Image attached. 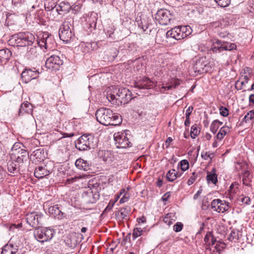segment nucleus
Segmentation results:
<instances>
[{"label":"nucleus","instance_id":"nucleus-53","mask_svg":"<svg viewBox=\"0 0 254 254\" xmlns=\"http://www.w3.org/2000/svg\"><path fill=\"white\" fill-rule=\"evenodd\" d=\"M183 227V224L181 222H177L174 226V230L176 232H180Z\"/></svg>","mask_w":254,"mask_h":254},{"label":"nucleus","instance_id":"nucleus-44","mask_svg":"<svg viewBox=\"0 0 254 254\" xmlns=\"http://www.w3.org/2000/svg\"><path fill=\"white\" fill-rule=\"evenodd\" d=\"M143 230L141 228H135L134 229L133 233H132V237L134 240H135L137 237L140 236L142 235Z\"/></svg>","mask_w":254,"mask_h":254},{"label":"nucleus","instance_id":"nucleus-26","mask_svg":"<svg viewBox=\"0 0 254 254\" xmlns=\"http://www.w3.org/2000/svg\"><path fill=\"white\" fill-rule=\"evenodd\" d=\"M32 113V105L27 101L24 102L20 106L19 110V115H23L24 113L30 114Z\"/></svg>","mask_w":254,"mask_h":254},{"label":"nucleus","instance_id":"nucleus-32","mask_svg":"<svg viewBox=\"0 0 254 254\" xmlns=\"http://www.w3.org/2000/svg\"><path fill=\"white\" fill-rule=\"evenodd\" d=\"M230 131V128L228 126H223L222 127L216 135L218 139L222 140L224 136Z\"/></svg>","mask_w":254,"mask_h":254},{"label":"nucleus","instance_id":"nucleus-54","mask_svg":"<svg viewBox=\"0 0 254 254\" xmlns=\"http://www.w3.org/2000/svg\"><path fill=\"white\" fill-rule=\"evenodd\" d=\"M249 176H250L249 172L248 171H245L243 173V183L244 184H245L246 186L248 185V184L247 182V179H249Z\"/></svg>","mask_w":254,"mask_h":254},{"label":"nucleus","instance_id":"nucleus-19","mask_svg":"<svg viewBox=\"0 0 254 254\" xmlns=\"http://www.w3.org/2000/svg\"><path fill=\"white\" fill-rule=\"evenodd\" d=\"M52 172V169L48 168L47 165L38 166L34 171V175L37 178H43L48 176Z\"/></svg>","mask_w":254,"mask_h":254},{"label":"nucleus","instance_id":"nucleus-24","mask_svg":"<svg viewBox=\"0 0 254 254\" xmlns=\"http://www.w3.org/2000/svg\"><path fill=\"white\" fill-rule=\"evenodd\" d=\"M223 41H221L217 39H215L213 41V45L211 50L213 53H221L223 51Z\"/></svg>","mask_w":254,"mask_h":254},{"label":"nucleus","instance_id":"nucleus-10","mask_svg":"<svg viewBox=\"0 0 254 254\" xmlns=\"http://www.w3.org/2000/svg\"><path fill=\"white\" fill-rule=\"evenodd\" d=\"M26 220L27 223L34 228H39L43 224L44 217L41 214L33 212L27 214Z\"/></svg>","mask_w":254,"mask_h":254},{"label":"nucleus","instance_id":"nucleus-13","mask_svg":"<svg viewBox=\"0 0 254 254\" xmlns=\"http://www.w3.org/2000/svg\"><path fill=\"white\" fill-rule=\"evenodd\" d=\"M63 61L58 56L52 55L47 59L45 63L46 67L52 70H58L63 65Z\"/></svg>","mask_w":254,"mask_h":254},{"label":"nucleus","instance_id":"nucleus-56","mask_svg":"<svg viewBox=\"0 0 254 254\" xmlns=\"http://www.w3.org/2000/svg\"><path fill=\"white\" fill-rule=\"evenodd\" d=\"M240 200L244 204H249L251 201V199L249 197L245 196L240 198Z\"/></svg>","mask_w":254,"mask_h":254},{"label":"nucleus","instance_id":"nucleus-17","mask_svg":"<svg viewBox=\"0 0 254 254\" xmlns=\"http://www.w3.org/2000/svg\"><path fill=\"white\" fill-rule=\"evenodd\" d=\"M154 82L149 78L144 77L134 82V86L141 89H150L153 87Z\"/></svg>","mask_w":254,"mask_h":254},{"label":"nucleus","instance_id":"nucleus-46","mask_svg":"<svg viewBox=\"0 0 254 254\" xmlns=\"http://www.w3.org/2000/svg\"><path fill=\"white\" fill-rule=\"evenodd\" d=\"M43 6V4L42 2L36 0L34 4L32 5L31 7L29 8L30 12H32L34 9H36L37 10H41L42 9V7Z\"/></svg>","mask_w":254,"mask_h":254},{"label":"nucleus","instance_id":"nucleus-36","mask_svg":"<svg viewBox=\"0 0 254 254\" xmlns=\"http://www.w3.org/2000/svg\"><path fill=\"white\" fill-rule=\"evenodd\" d=\"M101 153L102 154V158L104 162L110 163L112 161V154L110 151L108 150L102 151Z\"/></svg>","mask_w":254,"mask_h":254},{"label":"nucleus","instance_id":"nucleus-38","mask_svg":"<svg viewBox=\"0 0 254 254\" xmlns=\"http://www.w3.org/2000/svg\"><path fill=\"white\" fill-rule=\"evenodd\" d=\"M122 194H124V195L120 200L119 202L120 203H123L127 202L129 198V193L126 192L125 189H122L121 190L120 196H121Z\"/></svg>","mask_w":254,"mask_h":254},{"label":"nucleus","instance_id":"nucleus-16","mask_svg":"<svg viewBox=\"0 0 254 254\" xmlns=\"http://www.w3.org/2000/svg\"><path fill=\"white\" fill-rule=\"evenodd\" d=\"M211 208L219 213H223L227 211L229 208V203L222 201L220 199H215L211 203Z\"/></svg>","mask_w":254,"mask_h":254},{"label":"nucleus","instance_id":"nucleus-22","mask_svg":"<svg viewBox=\"0 0 254 254\" xmlns=\"http://www.w3.org/2000/svg\"><path fill=\"white\" fill-rule=\"evenodd\" d=\"M180 85V82L178 79H172L168 83L162 86L161 92H164L166 90L176 88Z\"/></svg>","mask_w":254,"mask_h":254},{"label":"nucleus","instance_id":"nucleus-11","mask_svg":"<svg viewBox=\"0 0 254 254\" xmlns=\"http://www.w3.org/2000/svg\"><path fill=\"white\" fill-rule=\"evenodd\" d=\"M211 69V66L206 57H201L193 65V69L199 74L206 73Z\"/></svg>","mask_w":254,"mask_h":254},{"label":"nucleus","instance_id":"nucleus-12","mask_svg":"<svg viewBox=\"0 0 254 254\" xmlns=\"http://www.w3.org/2000/svg\"><path fill=\"white\" fill-rule=\"evenodd\" d=\"M98 191H94L91 188H88L82 194V201L85 204L94 203L99 198Z\"/></svg>","mask_w":254,"mask_h":254},{"label":"nucleus","instance_id":"nucleus-29","mask_svg":"<svg viewBox=\"0 0 254 254\" xmlns=\"http://www.w3.org/2000/svg\"><path fill=\"white\" fill-rule=\"evenodd\" d=\"M76 167L84 171H87L89 169V163L85 160L81 158L76 160L75 163Z\"/></svg>","mask_w":254,"mask_h":254},{"label":"nucleus","instance_id":"nucleus-1","mask_svg":"<svg viewBox=\"0 0 254 254\" xmlns=\"http://www.w3.org/2000/svg\"><path fill=\"white\" fill-rule=\"evenodd\" d=\"M97 121L104 126H117L122 122V117L113 113L108 108H102L98 109L95 114Z\"/></svg>","mask_w":254,"mask_h":254},{"label":"nucleus","instance_id":"nucleus-23","mask_svg":"<svg viewBox=\"0 0 254 254\" xmlns=\"http://www.w3.org/2000/svg\"><path fill=\"white\" fill-rule=\"evenodd\" d=\"M12 56V53L10 50L7 49H4L0 50V62L1 63H6L10 59Z\"/></svg>","mask_w":254,"mask_h":254},{"label":"nucleus","instance_id":"nucleus-43","mask_svg":"<svg viewBox=\"0 0 254 254\" xmlns=\"http://www.w3.org/2000/svg\"><path fill=\"white\" fill-rule=\"evenodd\" d=\"M221 7H226L230 3L231 0H214Z\"/></svg>","mask_w":254,"mask_h":254},{"label":"nucleus","instance_id":"nucleus-2","mask_svg":"<svg viewBox=\"0 0 254 254\" xmlns=\"http://www.w3.org/2000/svg\"><path fill=\"white\" fill-rule=\"evenodd\" d=\"M113 93H107V98L114 104H127L132 98L131 91L126 88L113 87Z\"/></svg>","mask_w":254,"mask_h":254},{"label":"nucleus","instance_id":"nucleus-39","mask_svg":"<svg viewBox=\"0 0 254 254\" xmlns=\"http://www.w3.org/2000/svg\"><path fill=\"white\" fill-rule=\"evenodd\" d=\"M60 9H57L58 11L61 10L64 12H68L70 9V5L67 2H62L59 5Z\"/></svg>","mask_w":254,"mask_h":254},{"label":"nucleus","instance_id":"nucleus-59","mask_svg":"<svg viewBox=\"0 0 254 254\" xmlns=\"http://www.w3.org/2000/svg\"><path fill=\"white\" fill-rule=\"evenodd\" d=\"M192 110H193V107L192 106H190L188 108V109L186 110V117H190Z\"/></svg>","mask_w":254,"mask_h":254},{"label":"nucleus","instance_id":"nucleus-33","mask_svg":"<svg viewBox=\"0 0 254 254\" xmlns=\"http://www.w3.org/2000/svg\"><path fill=\"white\" fill-rule=\"evenodd\" d=\"M178 173H176L175 170H169L166 174V178L169 182H173L180 176H178Z\"/></svg>","mask_w":254,"mask_h":254},{"label":"nucleus","instance_id":"nucleus-64","mask_svg":"<svg viewBox=\"0 0 254 254\" xmlns=\"http://www.w3.org/2000/svg\"><path fill=\"white\" fill-rule=\"evenodd\" d=\"M249 100L250 104H254V94L250 95Z\"/></svg>","mask_w":254,"mask_h":254},{"label":"nucleus","instance_id":"nucleus-7","mask_svg":"<svg viewBox=\"0 0 254 254\" xmlns=\"http://www.w3.org/2000/svg\"><path fill=\"white\" fill-rule=\"evenodd\" d=\"M55 231L48 228H37L35 230V238L40 242L44 243L50 241L54 237Z\"/></svg>","mask_w":254,"mask_h":254},{"label":"nucleus","instance_id":"nucleus-61","mask_svg":"<svg viewBox=\"0 0 254 254\" xmlns=\"http://www.w3.org/2000/svg\"><path fill=\"white\" fill-rule=\"evenodd\" d=\"M172 141L173 139L171 137H169L167 138L165 141V145L167 148H168L170 146V143Z\"/></svg>","mask_w":254,"mask_h":254},{"label":"nucleus","instance_id":"nucleus-25","mask_svg":"<svg viewBox=\"0 0 254 254\" xmlns=\"http://www.w3.org/2000/svg\"><path fill=\"white\" fill-rule=\"evenodd\" d=\"M207 182L208 184L212 183L216 185L218 182L217 175L216 174L215 168H213L211 172H207L206 176Z\"/></svg>","mask_w":254,"mask_h":254},{"label":"nucleus","instance_id":"nucleus-4","mask_svg":"<svg viewBox=\"0 0 254 254\" xmlns=\"http://www.w3.org/2000/svg\"><path fill=\"white\" fill-rule=\"evenodd\" d=\"M191 32L192 29L190 26H179L168 31L166 33V37L180 40L187 37Z\"/></svg>","mask_w":254,"mask_h":254},{"label":"nucleus","instance_id":"nucleus-63","mask_svg":"<svg viewBox=\"0 0 254 254\" xmlns=\"http://www.w3.org/2000/svg\"><path fill=\"white\" fill-rule=\"evenodd\" d=\"M190 117H186V120L185 121V125L186 126H189L190 124Z\"/></svg>","mask_w":254,"mask_h":254},{"label":"nucleus","instance_id":"nucleus-50","mask_svg":"<svg viewBox=\"0 0 254 254\" xmlns=\"http://www.w3.org/2000/svg\"><path fill=\"white\" fill-rule=\"evenodd\" d=\"M249 78L247 75H245V76H244V80L243 81H240L238 80L236 82V86L237 87L238 86V85L240 84L241 85L240 87V89H241V87L243 86V85L247 84L249 82Z\"/></svg>","mask_w":254,"mask_h":254},{"label":"nucleus","instance_id":"nucleus-20","mask_svg":"<svg viewBox=\"0 0 254 254\" xmlns=\"http://www.w3.org/2000/svg\"><path fill=\"white\" fill-rule=\"evenodd\" d=\"M48 211L51 216L58 219H61L64 217V213L60 209L57 204L50 206Z\"/></svg>","mask_w":254,"mask_h":254},{"label":"nucleus","instance_id":"nucleus-58","mask_svg":"<svg viewBox=\"0 0 254 254\" xmlns=\"http://www.w3.org/2000/svg\"><path fill=\"white\" fill-rule=\"evenodd\" d=\"M170 196V192H167L163 195V196L162 197V199L164 201H166L168 200V199Z\"/></svg>","mask_w":254,"mask_h":254},{"label":"nucleus","instance_id":"nucleus-57","mask_svg":"<svg viewBox=\"0 0 254 254\" xmlns=\"http://www.w3.org/2000/svg\"><path fill=\"white\" fill-rule=\"evenodd\" d=\"M201 157L204 160H207L208 158H211L210 154L207 152H202L201 153Z\"/></svg>","mask_w":254,"mask_h":254},{"label":"nucleus","instance_id":"nucleus-18","mask_svg":"<svg viewBox=\"0 0 254 254\" xmlns=\"http://www.w3.org/2000/svg\"><path fill=\"white\" fill-rule=\"evenodd\" d=\"M39 72L37 70L32 69H25L21 73V78L25 83H28L32 79H35L39 76Z\"/></svg>","mask_w":254,"mask_h":254},{"label":"nucleus","instance_id":"nucleus-55","mask_svg":"<svg viewBox=\"0 0 254 254\" xmlns=\"http://www.w3.org/2000/svg\"><path fill=\"white\" fill-rule=\"evenodd\" d=\"M196 178V175H195V172H193L192 173V176L190 177V178L189 179L188 181V185L189 186L192 185L195 181Z\"/></svg>","mask_w":254,"mask_h":254},{"label":"nucleus","instance_id":"nucleus-45","mask_svg":"<svg viewBox=\"0 0 254 254\" xmlns=\"http://www.w3.org/2000/svg\"><path fill=\"white\" fill-rule=\"evenodd\" d=\"M212 232H208L204 237V241L205 244L208 246H210V241L213 237Z\"/></svg>","mask_w":254,"mask_h":254},{"label":"nucleus","instance_id":"nucleus-49","mask_svg":"<svg viewBox=\"0 0 254 254\" xmlns=\"http://www.w3.org/2000/svg\"><path fill=\"white\" fill-rule=\"evenodd\" d=\"M219 127L217 122L213 121L210 125V129L211 131L214 134L216 132Z\"/></svg>","mask_w":254,"mask_h":254},{"label":"nucleus","instance_id":"nucleus-60","mask_svg":"<svg viewBox=\"0 0 254 254\" xmlns=\"http://www.w3.org/2000/svg\"><path fill=\"white\" fill-rule=\"evenodd\" d=\"M89 46L91 47L92 48V50H93L94 49H96L97 47V43H87L86 47H89Z\"/></svg>","mask_w":254,"mask_h":254},{"label":"nucleus","instance_id":"nucleus-27","mask_svg":"<svg viewBox=\"0 0 254 254\" xmlns=\"http://www.w3.org/2000/svg\"><path fill=\"white\" fill-rule=\"evenodd\" d=\"M131 208L129 206L126 205L125 207L121 208L120 210L116 213V215L124 219L130 214Z\"/></svg>","mask_w":254,"mask_h":254},{"label":"nucleus","instance_id":"nucleus-9","mask_svg":"<svg viewBox=\"0 0 254 254\" xmlns=\"http://www.w3.org/2000/svg\"><path fill=\"white\" fill-rule=\"evenodd\" d=\"M71 24L70 22L64 21L61 26L59 29V37L61 40L64 42H68L73 36L70 27Z\"/></svg>","mask_w":254,"mask_h":254},{"label":"nucleus","instance_id":"nucleus-37","mask_svg":"<svg viewBox=\"0 0 254 254\" xmlns=\"http://www.w3.org/2000/svg\"><path fill=\"white\" fill-rule=\"evenodd\" d=\"M223 50L225 51H232L233 50H236L237 46L235 43H229L228 42L223 41Z\"/></svg>","mask_w":254,"mask_h":254},{"label":"nucleus","instance_id":"nucleus-41","mask_svg":"<svg viewBox=\"0 0 254 254\" xmlns=\"http://www.w3.org/2000/svg\"><path fill=\"white\" fill-rule=\"evenodd\" d=\"M243 120L246 123L251 121L252 123H253L254 120V110H251L250 112H249L245 116Z\"/></svg>","mask_w":254,"mask_h":254},{"label":"nucleus","instance_id":"nucleus-3","mask_svg":"<svg viewBox=\"0 0 254 254\" xmlns=\"http://www.w3.org/2000/svg\"><path fill=\"white\" fill-rule=\"evenodd\" d=\"M35 41L33 34L30 32H19L11 36L9 41L14 45L18 47H30Z\"/></svg>","mask_w":254,"mask_h":254},{"label":"nucleus","instance_id":"nucleus-47","mask_svg":"<svg viewBox=\"0 0 254 254\" xmlns=\"http://www.w3.org/2000/svg\"><path fill=\"white\" fill-rule=\"evenodd\" d=\"M86 177V176H85V175L82 176L81 175L76 176L74 177L71 178L70 179H67L66 181V184H70L71 183L76 181V180L77 179H80L84 178Z\"/></svg>","mask_w":254,"mask_h":254},{"label":"nucleus","instance_id":"nucleus-62","mask_svg":"<svg viewBox=\"0 0 254 254\" xmlns=\"http://www.w3.org/2000/svg\"><path fill=\"white\" fill-rule=\"evenodd\" d=\"M204 225H205V224L204 223H202L201 224L200 228H199V230L197 232L196 235H199V234H200L202 233V232L204 230Z\"/></svg>","mask_w":254,"mask_h":254},{"label":"nucleus","instance_id":"nucleus-48","mask_svg":"<svg viewBox=\"0 0 254 254\" xmlns=\"http://www.w3.org/2000/svg\"><path fill=\"white\" fill-rule=\"evenodd\" d=\"M171 214L168 213L166 215L163 219L164 222L167 224L168 225L170 226L173 224L174 220L171 218Z\"/></svg>","mask_w":254,"mask_h":254},{"label":"nucleus","instance_id":"nucleus-21","mask_svg":"<svg viewBox=\"0 0 254 254\" xmlns=\"http://www.w3.org/2000/svg\"><path fill=\"white\" fill-rule=\"evenodd\" d=\"M74 136L73 133H64L63 134V136L60 137L59 139L57 140L55 143L59 146L61 147H65L67 145V143L69 142V140L66 139L67 137H72Z\"/></svg>","mask_w":254,"mask_h":254},{"label":"nucleus","instance_id":"nucleus-15","mask_svg":"<svg viewBox=\"0 0 254 254\" xmlns=\"http://www.w3.org/2000/svg\"><path fill=\"white\" fill-rule=\"evenodd\" d=\"M37 44L41 48H44L45 49H51L54 47V40L53 36L48 32L44 33L42 37L38 40Z\"/></svg>","mask_w":254,"mask_h":254},{"label":"nucleus","instance_id":"nucleus-52","mask_svg":"<svg viewBox=\"0 0 254 254\" xmlns=\"http://www.w3.org/2000/svg\"><path fill=\"white\" fill-rule=\"evenodd\" d=\"M220 114L223 117H227L229 114V111L226 107L221 106L219 108Z\"/></svg>","mask_w":254,"mask_h":254},{"label":"nucleus","instance_id":"nucleus-35","mask_svg":"<svg viewBox=\"0 0 254 254\" xmlns=\"http://www.w3.org/2000/svg\"><path fill=\"white\" fill-rule=\"evenodd\" d=\"M239 234H240V232L239 231H238L237 230H233L231 231V232L230 233V234H229V235L228 237V240L231 242L237 241L239 239V238H240Z\"/></svg>","mask_w":254,"mask_h":254},{"label":"nucleus","instance_id":"nucleus-51","mask_svg":"<svg viewBox=\"0 0 254 254\" xmlns=\"http://www.w3.org/2000/svg\"><path fill=\"white\" fill-rule=\"evenodd\" d=\"M90 186H92V187L89 186L88 188H91L94 191H98L99 193V191L101 190V185L98 183H95L93 184H89Z\"/></svg>","mask_w":254,"mask_h":254},{"label":"nucleus","instance_id":"nucleus-42","mask_svg":"<svg viewBox=\"0 0 254 254\" xmlns=\"http://www.w3.org/2000/svg\"><path fill=\"white\" fill-rule=\"evenodd\" d=\"M178 166L180 167L183 171H186L189 167V162L187 160H183L179 163Z\"/></svg>","mask_w":254,"mask_h":254},{"label":"nucleus","instance_id":"nucleus-6","mask_svg":"<svg viewBox=\"0 0 254 254\" xmlns=\"http://www.w3.org/2000/svg\"><path fill=\"white\" fill-rule=\"evenodd\" d=\"M19 143H15L11 148V158L15 160L17 163H21L26 162L29 157V154L27 151L21 148Z\"/></svg>","mask_w":254,"mask_h":254},{"label":"nucleus","instance_id":"nucleus-14","mask_svg":"<svg viewBox=\"0 0 254 254\" xmlns=\"http://www.w3.org/2000/svg\"><path fill=\"white\" fill-rule=\"evenodd\" d=\"M115 144L118 148H126L131 146V143L127 136V134L123 132L116 133L114 135Z\"/></svg>","mask_w":254,"mask_h":254},{"label":"nucleus","instance_id":"nucleus-28","mask_svg":"<svg viewBox=\"0 0 254 254\" xmlns=\"http://www.w3.org/2000/svg\"><path fill=\"white\" fill-rule=\"evenodd\" d=\"M31 157H33L34 160L36 159L37 161L43 160L45 158L43 149L39 148L34 151L31 155Z\"/></svg>","mask_w":254,"mask_h":254},{"label":"nucleus","instance_id":"nucleus-34","mask_svg":"<svg viewBox=\"0 0 254 254\" xmlns=\"http://www.w3.org/2000/svg\"><path fill=\"white\" fill-rule=\"evenodd\" d=\"M20 166H17L16 162L9 161L7 163V169L9 172L12 173H15L19 171Z\"/></svg>","mask_w":254,"mask_h":254},{"label":"nucleus","instance_id":"nucleus-30","mask_svg":"<svg viewBox=\"0 0 254 254\" xmlns=\"http://www.w3.org/2000/svg\"><path fill=\"white\" fill-rule=\"evenodd\" d=\"M17 250L13 245H6L2 248L1 254H16Z\"/></svg>","mask_w":254,"mask_h":254},{"label":"nucleus","instance_id":"nucleus-5","mask_svg":"<svg viewBox=\"0 0 254 254\" xmlns=\"http://www.w3.org/2000/svg\"><path fill=\"white\" fill-rule=\"evenodd\" d=\"M96 143V139L93 135L84 134L75 142V147L81 151L87 150L94 148Z\"/></svg>","mask_w":254,"mask_h":254},{"label":"nucleus","instance_id":"nucleus-8","mask_svg":"<svg viewBox=\"0 0 254 254\" xmlns=\"http://www.w3.org/2000/svg\"><path fill=\"white\" fill-rule=\"evenodd\" d=\"M174 17L173 14L166 9L158 10L155 15V20L162 25H167L170 24Z\"/></svg>","mask_w":254,"mask_h":254},{"label":"nucleus","instance_id":"nucleus-31","mask_svg":"<svg viewBox=\"0 0 254 254\" xmlns=\"http://www.w3.org/2000/svg\"><path fill=\"white\" fill-rule=\"evenodd\" d=\"M28 47L27 51V56L29 58L33 59L34 57H37V47L36 46V44L35 45H32Z\"/></svg>","mask_w":254,"mask_h":254},{"label":"nucleus","instance_id":"nucleus-40","mask_svg":"<svg viewBox=\"0 0 254 254\" xmlns=\"http://www.w3.org/2000/svg\"><path fill=\"white\" fill-rule=\"evenodd\" d=\"M200 132V128L197 127L196 125H193L191 127L190 136L192 138L194 139L199 134Z\"/></svg>","mask_w":254,"mask_h":254}]
</instances>
